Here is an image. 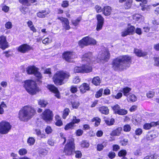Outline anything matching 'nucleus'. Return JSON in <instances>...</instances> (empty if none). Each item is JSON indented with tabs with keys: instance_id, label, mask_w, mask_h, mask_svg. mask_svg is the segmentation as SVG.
I'll return each instance as SVG.
<instances>
[{
	"instance_id": "obj_1",
	"label": "nucleus",
	"mask_w": 159,
	"mask_h": 159,
	"mask_svg": "<svg viewBox=\"0 0 159 159\" xmlns=\"http://www.w3.org/2000/svg\"><path fill=\"white\" fill-rule=\"evenodd\" d=\"M92 56L90 52H88L84 54L81 57L82 62L84 64L81 66H76L74 69L75 73H84L90 72L92 71V68L91 66L87 65V64H90L93 61L92 58L91 61L90 57Z\"/></svg>"
},
{
	"instance_id": "obj_2",
	"label": "nucleus",
	"mask_w": 159,
	"mask_h": 159,
	"mask_svg": "<svg viewBox=\"0 0 159 159\" xmlns=\"http://www.w3.org/2000/svg\"><path fill=\"white\" fill-rule=\"evenodd\" d=\"M130 60V57L127 55L118 57L113 60L112 67L115 70L125 69L129 66Z\"/></svg>"
},
{
	"instance_id": "obj_3",
	"label": "nucleus",
	"mask_w": 159,
	"mask_h": 159,
	"mask_svg": "<svg viewBox=\"0 0 159 159\" xmlns=\"http://www.w3.org/2000/svg\"><path fill=\"white\" fill-rule=\"evenodd\" d=\"M35 110L32 106L29 105L25 106L20 111L19 118L22 121H27L35 115Z\"/></svg>"
},
{
	"instance_id": "obj_4",
	"label": "nucleus",
	"mask_w": 159,
	"mask_h": 159,
	"mask_svg": "<svg viewBox=\"0 0 159 159\" xmlns=\"http://www.w3.org/2000/svg\"><path fill=\"white\" fill-rule=\"evenodd\" d=\"M70 76L69 73L63 70L57 71L53 77V81L55 84L61 85L64 83L63 81Z\"/></svg>"
},
{
	"instance_id": "obj_5",
	"label": "nucleus",
	"mask_w": 159,
	"mask_h": 159,
	"mask_svg": "<svg viewBox=\"0 0 159 159\" xmlns=\"http://www.w3.org/2000/svg\"><path fill=\"white\" fill-rule=\"evenodd\" d=\"M22 85L26 91L31 95L35 94L39 91L35 81L32 80H26L22 83Z\"/></svg>"
},
{
	"instance_id": "obj_6",
	"label": "nucleus",
	"mask_w": 159,
	"mask_h": 159,
	"mask_svg": "<svg viewBox=\"0 0 159 159\" xmlns=\"http://www.w3.org/2000/svg\"><path fill=\"white\" fill-rule=\"evenodd\" d=\"M110 57V54L109 51L107 48H104L102 52H100L97 57L96 60L95 58L94 57H91V56L90 57L91 58V61L92 60V58L93 61H92V63H94V64L96 62H107L108 61Z\"/></svg>"
},
{
	"instance_id": "obj_7",
	"label": "nucleus",
	"mask_w": 159,
	"mask_h": 159,
	"mask_svg": "<svg viewBox=\"0 0 159 159\" xmlns=\"http://www.w3.org/2000/svg\"><path fill=\"white\" fill-rule=\"evenodd\" d=\"M74 141L73 139L71 138L68 140L64 149V152L66 154L71 155L74 152L75 146Z\"/></svg>"
},
{
	"instance_id": "obj_8",
	"label": "nucleus",
	"mask_w": 159,
	"mask_h": 159,
	"mask_svg": "<svg viewBox=\"0 0 159 159\" xmlns=\"http://www.w3.org/2000/svg\"><path fill=\"white\" fill-rule=\"evenodd\" d=\"M41 117L48 123L50 122L53 120V115L52 111L49 109H46L40 115Z\"/></svg>"
},
{
	"instance_id": "obj_9",
	"label": "nucleus",
	"mask_w": 159,
	"mask_h": 159,
	"mask_svg": "<svg viewBox=\"0 0 159 159\" xmlns=\"http://www.w3.org/2000/svg\"><path fill=\"white\" fill-rule=\"evenodd\" d=\"M11 126L6 121H2L0 123V133L2 134H7L11 130Z\"/></svg>"
},
{
	"instance_id": "obj_10",
	"label": "nucleus",
	"mask_w": 159,
	"mask_h": 159,
	"mask_svg": "<svg viewBox=\"0 0 159 159\" xmlns=\"http://www.w3.org/2000/svg\"><path fill=\"white\" fill-rule=\"evenodd\" d=\"M96 43V41L94 39L88 36L83 38L79 41V43L82 47L90 44L95 45Z\"/></svg>"
},
{
	"instance_id": "obj_11",
	"label": "nucleus",
	"mask_w": 159,
	"mask_h": 159,
	"mask_svg": "<svg viewBox=\"0 0 159 159\" xmlns=\"http://www.w3.org/2000/svg\"><path fill=\"white\" fill-rule=\"evenodd\" d=\"M26 72L28 74H34L38 79V80L42 78V75L38 71V69L34 66H30L26 68ZM39 81V80H38Z\"/></svg>"
},
{
	"instance_id": "obj_12",
	"label": "nucleus",
	"mask_w": 159,
	"mask_h": 159,
	"mask_svg": "<svg viewBox=\"0 0 159 159\" xmlns=\"http://www.w3.org/2000/svg\"><path fill=\"white\" fill-rule=\"evenodd\" d=\"M75 53L73 52L67 51L63 53V57L67 61L71 62L72 59L76 57Z\"/></svg>"
},
{
	"instance_id": "obj_13",
	"label": "nucleus",
	"mask_w": 159,
	"mask_h": 159,
	"mask_svg": "<svg viewBox=\"0 0 159 159\" xmlns=\"http://www.w3.org/2000/svg\"><path fill=\"white\" fill-rule=\"evenodd\" d=\"M134 30V26L128 25V27L122 31L121 35L122 37H125L128 35L132 34Z\"/></svg>"
},
{
	"instance_id": "obj_14",
	"label": "nucleus",
	"mask_w": 159,
	"mask_h": 159,
	"mask_svg": "<svg viewBox=\"0 0 159 159\" xmlns=\"http://www.w3.org/2000/svg\"><path fill=\"white\" fill-rule=\"evenodd\" d=\"M57 19L61 22L62 26L65 29H70V27L69 25V22L67 18L62 17H58Z\"/></svg>"
},
{
	"instance_id": "obj_15",
	"label": "nucleus",
	"mask_w": 159,
	"mask_h": 159,
	"mask_svg": "<svg viewBox=\"0 0 159 159\" xmlns=\"http://www.w3.org/2000/svg\"><path fill=\"white\" fill-rule=\"evenodd\" d=\"M47 88L51 92L55 94V96L57 98H60L59 92L57 88L53 85L49 84L47 86Z\"/></svg>"
},
{
	"instance_id": "obj_16",
	"label": "nucleus",
	"mask_w": 159,
	"mask_h": 159,
	"mask_svg": "<svg viewBox=\"0 0 159 159\" xmlns=\"http://www.w3.org/2000/svg\"><path fill=\"white\" fill-rule=\"evenodd\" d=\"M8 47V43L4 36H0V48L5 49Z\"/></svg>"
},
{
	"instance_id": "obj_17",
	"label": "nucleus",
	"mask_w": 159,
	"mask_h": 159,
	"mask_svg": "<svg viewBox=\"0 0 159 159\" xmlns=\"http://www.w3.org/2000/svg\"><path fill=\"white\" fill-rule=\"evenodd\" d=\"M31 49L30 47L26 44L21 45L18 47L17 50L19 52L25 53Z\"/></svg>"
},
{
	"instance_id": "obj_18",
	"label": "nucleus",
	"mask_w": 159,
	"mask_h": 159,
	"mask_svg": "<svg viewBox=\"0 0 159 159\" xmlns=\"http://www.w3.org/2000/svg\"><path fill=\"white\" fill-rule=\"evenodd\" d=\"M159 125V121L156 122H151L150 123H146L144 125L143 128L145 129L148 130L151 129L152 127L155 126Z\"/></svg>"
},
{
	"instance_id": "obj_19",
	"label": "nucleus",
	"mask_w": 159,
	"mask_h": 159,
	"mask_svg": "<svg viewBox=\"0 0 159 159\" xmlns=\"http://www.w3.org/2000/svg\"><path fill=\"white\" fill-rule=\"evenodd\" d=\"M79 88L80 92L82 93H84L87 91L89 90L90 87L88 84L84 83L80 86Z\"/></svg>"
},
{
	"instance_id": "obj_20",
	"label": "nucleus",
	"mask_w": 159,
	"mask_h": 159,
	"mask_svg": "<svg viewBox=\"0 0 159 159\" xmlns=\"http://www.w3.org/2000/svg\"><path fill=\"white\" fill-rule=\"evenodd\" d=\"M49 13L50 11L49 10H42L37 13V16L39 18H44L49 14Z\"/></svg>"
},
{
	"instance_id": "obj_21",
	"label": "nucleus",
	"mask_w": 159,
	"mask_h": 159,
	"mask_svg": "<svg viewBox=\"0 0 159 159\" xmlns=\"http://www.w3.org/2000/svg\"><path fill=\"white\" fill-rule=\"evenodd\" d=\"M36 0H19V2L24 5L29 6L36 2Z\"/></svg>"
},
{
	"instance_id": "obj_22",
	"label": "nucleus",
	"mask_w": 159,
	"mask_h": 159,
	"mask_svg": "<svg viewBox=\"0 0 159 159\" xmlns=\"http://www.w3.org/2000/svg\"><path fill=\"white\" fill-rule=\"evenodd\" d=\"M133 18L134 20L138 21L139 22L143 21L144 19L143 16L138 14H135L133 15Z\"/></svg>"
},
{
	"instance_id": "obj_23",
	"label": "nucleus",
	"mask_w": 159,
	"mask_h": 159,
	"mask_svg": "<svg viewBox=\"0 0 159 159\" xmlns=\"http://www.w3.org/2000/svg\"><path fill=\"white\" fill-rule=\"evenodd\" d=\"M143 120L142 118L140 116L137 117L136 118L133 120V123L135 125H138L141 124Z\"/></svg>"
},
{
	"instance_id": "obj_24",
	"label": "nucleus",
	"mask_w": 159,
	"mask_h": 159,
	"mask_svg": "<svg viewBox=\"0 0 159 159\" xmlns=\"http://www.w3.org/2000/svg\"><path fill=\"white\" fill-rule=\"evenodd\" d=\"M122 130V128L121 127H119L115 130L113 131L111 134V136H119Z\"/></svg>"
},
{
	"instance_id": "obj_25",
	"label": "nucleus",
	"mask_w": 159,
	"mask_h": 159,
	"mask_svg": "<svg viewBox=\"0 0 159 159\" xmlns=\"http://www.w3.org/2000/svg\"><path fill=\"white\" fill-rule=\"evenodd\" d=\"M134 53L137 56L139 57L147 55L146 52H143L141 50L137 49H134Z\"/></svg>"
},
{
	"instance_id": "obj_26",
	"label": "nucleus",
	"mask_w": 159,
	"mask_h": 159,
	"mask_svg": "<svg viewBox=\"0 0 159 159\" xmlns=\"http://www.w3.org/2000/svg\"><path fill=\"white\" fill-rule=\"evenodd\" d=\"M99 110L102 113L105 115L109 113V110L108 108L104 106L99 108Z\"/></svg>"
},
{
	"instance_id": "obj_27",
	"label": "nucleus",
	"mask_w": 159,
	"mask_h": 159,
	"mask_svg": "<svg viewBox=\"0 0 159 159\" xmlns=\"http://www.w3.org/2000/svg\"><path fill=\"white\" fill-rule=\"evenodd\" d=\"M137 97L135 95L132 93H130L127 97V100L130 102H134L137 100Z\"/></svg>"
},
{
	"instance_id": "obj_28",
	"label": "nucleus",
	"mask_w": 159,
	"mask_h": 159,
	"mask_svg": "<svg viewBox=\"0 0 159 159\" xmlns=\"http://www.w3.org/2000/svg\"><path fill=\"white\" fill-rule=\"evenodd\" d=\"M35 132L37 136L40 138H46V135L44 133H41V131L39 129H35Z\"/></svg>"
},
{
	"instance_id": "obj_29",
	"label": "nucleus",
	"mask_w": 159,
	"mask_h": 159,
	"mask_svg": "<svg viewBox=\"0 0 159 159\" xmlns=\"http://www.w3.org/2000/svg\"><path fill=\"white\" fill-rule=\"evenodd\" d=\"M107 143V142H104L101 144H98L97 146V150L98 151H101L103 148L106 147Z\"/></svg>"
},
{
	"instance_id": "obj_30",
	"label": "nucleus",
	"mask_w": 159,
	"mask_h": 159,
	"mask_svg": "<svg viewBox=\"0 0 159 159\" xmlns=\"http://www.w3.org/2000/svg\"><path fill=\"white\" fill-rule=\"evenodd\" d=\"M111 8L109 6H106L104 8V14L106 16H108L110 14L111 11Z\"/></svg>"
},
{
	"instance_id": "obj_31",
	"label": "nucleus",
	"mask_w": 159,
	"mask_h": 159,
	"mask_svg": "<svg viewBox=\"0 0 159 159\" xmlns=\"http://www.w3.org/2000/svg\"><path fill=\"white\" fill-rule=\"evenodd\" d=\"M92 82L95 85H98L101 83V80L98 77H95L93 79Z\"/></svg>"
},
{
	"instance_id": "obj_32",
	"label": "nucleus",
	"mask_w": 159,
	"mask_h": 159,
	"mask_svg": "<svg viewBox=\"0 0 159 159\" xmlns=\"http://www.w3.org/2000/svg\"><path fill=\"white\" fill-rule=\"evenodd\" d=\"M38 104L42 107H45L48 104L47 102L43 99H39L38 100Z\"/></svg>"
},
{
	"instance_id": "obj_33",
	"label": "nucleus",
	"mask_w": 159,
	"mask_h": 159,
	"mask_svg": "<svg viewBox=\"0 0 159 159\" xmlns=\"http://www.w3.org/2000/svg\"><path fill=\"white\" fill-rule=\"evenodd\" d=\"M131 89L128 87L123 88L121 91L123 93L124 95L127 96L128 93L131 91Z\"/></svg>"
},
{
	"instance_id": "obj_34",
	"label": "nucleus",
	"mask_w": 159,
	"mask_h": 159,
	"mask_svg": "<svg viewBox=\"0 0 159 159\" xmlns=\"http://www.w3.org/2000/svg\"><path fill=\"white\" fill-rule=\"evenodd\" d=\"M105 122L108 125H111L113 124L114 123L115 120L113 118H111V119H105L104 120Z\"/></svg>"
},
{
	"instance_id": "obj_35",
	"label": "nucleus",
	"mask_w": 159,
	"mask_h": 159,
	"mask_svg": "<svg viewBox=\"0 0 159 159\" xmlns=\"http://www.w3.org/2000/svg\"><path fill=\"white\" fill-rule=\"evenodd\" d=\"M125 4V7L126 9L129 8L131 6L132 2V0H126Z\"/></svg>"
},
{
	"instance_id": "obj_36",
	"label": "nucleus",
	"mask_w": 159,
	"mask_h": 159,
	"mask_svg": "<svg viewBox=\"0 0 159 159\" xmlns=\"http://www.w3.org/2000/svg\"><path fill=\"white\" fill-rule=\"evenodd\" d=\"M92 121L95 122V126H98L100 124L101 119L97 117H94L92 120Z\"/></svg>"
},
{
	"instance_id": "obj_37",
	"label": "nucleus",
	"mask_w": 159,
	"mask_h": 159,
	"mask_svg": "<svg viewBox=\"0 0 159 159\" xmlns=\"http://www.w3.org/2000/svg\"><path fill=\"white\" fill-rule=\"evenodd\" d=\"M74 127V125L72 124V122H70L66 125L64 129L66 130H67L70 129H72Z\"/></svg>"
},
{
	"instance_id": "obj_38",
	"label": "nucleus",
	"mask_w": 159,
	"mask_h": 159,
	"mask_svg": "<svg viewBox=\"0 0 159 159\" xmlns=\"http://www.w3.org/2000/svg\"><path fill=\"white\" fill-rule=\"evenodd\" d=\"M70 110L68 108H65L63 111L62 117L64 119H65L67 116H68L70 112Z\"/></svg>"
},
{
	"instance_id": "obj_39",
	"label": "nucleus",
	"mask_w": 159,
	"mask_h": 159,
	"mask_svg": "<svg viewBox=\"0 0 159 159\" xmlns=\"http://www.w3.org/2000/svg\"><path fill=\"white\" fill-rule=\"evenodd\" d=\"M112 108L114 113L117 114L120 108V106L118 104H116L112 107Z\"/></svg>"
},
{
	"instance_id": "obj_40",
	"label": "nucleus",
	"mask_w": 159,
	"mask_h": 159,
	"mask_svg": "<svg viewBox=\"0 0 159 159\" xmlns=\"http://www.w3.org/2000/svg\"><path fill=\"white\" fill-rule=\"evenodd\" d=\"M35 142L34 138L32 137H29L27 140V143L29 145H34Z\"/></svg>"
},
{
	"instance_id": "obj_41",
	"label": "nucleus",
	"mask_w": 159,
	"mask_h": 159,
	"mask_svg": "<svg viewBox=\"0 0 159 159\" xmlns=\"http://www.w3.org/2000/svg\"><path fill=\"white\" fill-rule=\"evenodd\" d=\"M157 157L155 154H150L145 157L143 159H157Z\"/></svg>"
},
{
	"instance_id": "obj_42",
	"label": "nucleus",
	"mask_w": 159,
	"mask_h": 159,
	"mask_svg": "<svg viewBox=\"0 0 159 159\" xmlns=\"http://www.w3.org/2000/svg\"><path fill=\"white\" fill-rule=\"evenodd\" d=\"M6 107V105L3 102H2L1 104L0 105V114H2L4 112L3 108Z\"/></svg>"
},
{
	"instance_id": "obj_43",
	"label": "nucleus",
	"mask_w": 159,
	"mask_h": 159,
	"mask_svg": "<svg viewBox=\"0 0 159 159\" xmlns=\"http://www.w3.org/2000/svg\"><path fill=\"white\" fill-rule=\"evenodd\" d=\"M97 18L98 20V23L103 24L104 18L101 15H98L97 16Z\"/></svg>"
},
{
	"instance_id": "obj_44",
	"label": "nucleus",
	"mask_w": 159,
	"mask_h": 159,
	"mask_svg": "<svg viewBox=\"0 0 159 159\" xmlns=\"http://www.w3.org/2000/svg\"><path fill=\"white\" fill-rule=\"evenodd\" d=\"M127 152L125 150H122L119 152L118 155L119 157H124L125 156Z\"/></svg>"
},
{
	"instance_id": "obj_45",
	"label": "nucleus",
	"mask_w": 159,
	"mask_h": 159,
	"mask_svg": "<svg viewBox=\"0 0 159 159\" xmlns=\"http://www.w3.org/2000/svg\"><path fill=\"white\" fill-rule=\"evenodd\" d=\"M127 111L123 109L120 108L117 114L119 115H124L127 114Z\"/></svg>"
},
{
	"instance_id": "obj_46",
	"label": "nucleus",
	"mask_w": 159,
	"mask_h": 159,
	"mask_svg": "<svg viewBox=\"0 0 159 159\" xmlns=\"http://www.w3.org/2000/svg\"><path fill=\"white\" fill-rule=\"evenodd\" d=\"M89 145V143L85 141H83L81 144V146L83 148H88Z\"/></svg>"
},
{
	"instance_id": "obj_47",
	"label": "nucleus",
	"mask_w": 159,
	"mask_h": 159,
	"mask_svg": "<svg viewBox=\"0 0 159 159\" xmlns=\"http://www.w3.org/2000/svg\"><path fill=\"white\" fill-rule=\"evenodd\" d=\"M27 153V151L25 148H21L19 151V154L20 156H23Z\"/></svg>"
},
{
	"instance_id": "obj_48",
	"label": "nucleus",
	"mask_w": 159,
	"mask_h": 159,
	"mask_svg": "<svg viewBox=\"0 0 159 159\" xmlns=\"http://www.w3.org/2000/svg\"><path fill=\"white\" fill-rule=\"evenodd\" d=\"M156 137V135H154V136L153 134H151L149 133L147 134L146 139L147 140H150L152 139L153 138H154Z\"/></svg>"
},
{
	"instance_id": "obj_49",
	"label": "nucleus",
	"mask_w": 159,
	"mask_h": 159,
	"mask_svg": "<svg viewBox=\"0 0 159 159\" xmlns=\"http://www.w3.org/2000/svg\"><path fill=\"white\" fill-rule=\"evenodd\" d=\"M103 89H101L98 91L95 95V97L96 98H98L102 95V93L103 92Z\"/></svg>"
},
{
	"instance_id": "obj_50",
	"label": "nucleus",
	"mask_w": 159,
	"mask_h": 159,
	"mask_svg": "<svg viewBox=\"0 0 159 159\" xmlns=\"http://www.w3.org/2000/svg\"><path fill=\"white\" fill-rule=\"evenodd\" d=\"M80 121V120L79 119H77L75 116H74L71 122H72V124L74 125L75 123H78Z\"/></svg>"
},
{
	"instance_id": "obj_51",
	"label": "nucleus",
	"mask_w": 159,
	"mask_h": 159,
	"mask_svg": "<svg viewBox=\"0 0 159 159\" xmlns=\"http://www.w3.org/2000/svg\"><path fill=\"white\" fill-rule=\"evenodd\" d=\"M81 19V18L79 17L77 19L75 20H72V22L74 25L76 26L79 24V23Z\"/></svg>"
},
{
	"instance_id": "obj_52",
	"label": "nucleus",
	"mask_w": 159,
	"mask_h": 159,
	"mask_svg": "<svg viewBox=\"0 0 159 159\" xmlns=\"http://www.w3.org/2000/svg\"><path fill=\"white\" fill-rule=\"evenodd\" d=\"M142 129L140 128L137 129L135 131V134L137 135H140L142 134Z\"/></svg>"
},
{
	"instance_id": "obj_53",
	"label": "nucleus",
	"mask_w": 159,
	"mask_h": 159,
	"mask_svg": "<svg viewBox=\"0 0 159 159\" xmlns=\"http://www.w3.org/2000/svg\"><path fill=\"white\" fill-rule=\"evenodd\" d=\"M131 129V127L129 125H126L124 126V130L125 132H129Z\"/></svg>"
},
{
	"instance_id": "obj_54",
	"label": "nucleus",
	"mask_w": 159,
	"mask_h": 159,
	"mask_svg": "<svg viewBox=\"0 0 159 159\" xmlns=\"http://www.w3.org/2000/svg\"><path fill=\"white\" fill-rule=\"evenodd\" d=\"M52 41L51 39H49L48 38H46L43 40L42 42L44 44H48L51 43L52 42Z\"/></svg>"
},
{
	"instance_id": "obj_55",
	"label": "nucleus",
	"mask_w": 159,
	"mask_h": 159,
	"mask_svg": "<svg viewBox=\"0 0 159 159\" xmlns=\"http://www.w3.org/2000/svg\"><path fill=\"white\" fill-rule=\"evenodd\" d=\"M83 131L82 129H79L77 130L75 132V134L77 136H80L82 135Z\"/></svg>"
},
{
	"instance_id": "obj_56",
	"label": "nucleus",
	"mask_w": 159,
	"mask_h": 159,
	"mask_svg": "<svg viewBox=\"0 0 159 159\" xmlns=\"http://www.w3.org/2000/svg\"><path fill=\"white\" fill-rule=\"evenodd\" d=\"M5 27L7 29H11L12 27L11 23L10 21L7 22L5 25Z\"/></svg>"
},
{
	"instance_id": "obj_57",
	"label": "nucleus",
	"mask_w": 159,
	"mask_h": 159,
	"mask_svg": "<svg viewBox=\"0 0 159 159\" xmlns=\"http://www.w3.org/2000/svg\"><path fill=\"white\" fill-rule=\"evenodd\" d=\"M52 131L51 127L49 126L47 127L45 129V132L47 134H49L51 133Z\"/></svg>"
},
{
	"instance_id": "obj_58",
	"label": "nucleus",
	"mask_w": 159,
	"mask_h": 159,
	"mask_svg": "<svg viewBox=\"0 0 159 159\" xmlns=\"http://www.w3.org/2000/svg\"><path fill=\"white\" fill-rule=\"evenodd\" d=\"M75 156L77 158H80L82 156V153L80 151H77L75 152Z\"/></svg>"
},
{
	"instance_id": "obj_59",
	"label": "nucleus",
	"mask_w": 159,
	"mask_h": 159,
	"mask_svg": "<svg viewBox=\"0 0 159 159\" xmlns=\"http://www.w3.org/2000/svg\"><path fill=\"white\" fill-rule=\"evenodd\" d=\"M122 96V93H118L116 95H113V98L116 99L120 98Z\"/></svg>"
},
{
	"instance_id": "obj_60",
	"label": "nucleus",
	"mask_w": 159,
	"mask_h": 159,
	"mask_svg": "<svg viewBox=\"0 0 159 159\" xmlns=\"http://www.w3.org/2000/svg\"><path fill=\"white\" fill-rule=\"evenodd\" d=\"M80 79L78 76H76L74 78L73 80V82L75 84H77L80 82Z\"/></svg>"
},
{
	"instance_id": "obj_61",
	"label": "nucleus",
	"mask_w": 159,
	"mask_h": 159,
	"mask_svg": "<svg viewBox=\"0 0 159 159\" xmlns=\"http://www.w3.org/2000/svg\"><path fill=\"white\" fill-rule=\"evenodd\" d=\"M108 156L109 158L112 159L115 157L116 154L115 152H110L109 153Z\"/></svg>"
},
{
	"instance_id": "obj_62",
	"label": "nucleus",
	"mask_w": 159,
	"mask_h": 159,
	"mask_svg": "<svg viewBox=\"0 0 159 159\" xmlns=\"http://www.w3.org/2000/svg\"><path fill=\"white\" fill-rule=\"evenodd\" d=\"M69 5V2L67 1H63L61 4V6L64 7H66Z\"/></svg>"
},
{
	"instance_id": "obj_63",
	"label": "nucleus",
	"mask_w": 159,
	"mask_h": 159,
	"mask_svg": "<svg viewBox=\"0 0 159 159\" xmlns=\"http://www.w3.org/2000/svg\"><path fill=\"white\" fill-rule=\"evenodd\" d=\"M154 92L152 91H150L147 93L146 95L148 98H152L154 96Z\"/></svg>"
},
{
	"instance_id": "obj_64",
	"label": "nucleus",
	"mask_w": 159,
	"mask_h": 159,
	"mask_svg": "<svg viewBox=\"0 0 159 159\" xmlns=\"http://www.w3.org/2000/svg\"><path fill=\"white\" fill-rule=\"evenodd\" d=\"M77 91V89L76 86H72L70 88V91L72 93H76Z\"/></svg>"
}]
</instances>
